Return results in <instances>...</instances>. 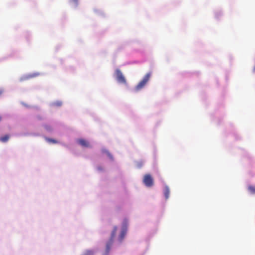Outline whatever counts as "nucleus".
Returning <instances> with one entry per match:
<instances>
[{"label": "nucleus", "instance_id": "nucleus-1", "mask_svg": "<svg viewBox=\"0 0 255 255\" xmlns=\"http://www.w3.org/2000/svg\"><path fill=\"white\" fill-rule=\"evenodd\" d=\"M150 77V74L147 73L143 78V79L138 83V84L135 87L134 90L136 92L141 90L144 87L146 83L149 81Z\"/></svg>", "mask_w": 255, "mask_h": 255}, {"label": "nucleus", "instance_id": "nucleus-15", "mask_svg": "<svg viewBox=\"0 0 255 255\" xmlns=\"http://www.w3.org/2000/svg\"><path fill=\"white\" fill-rule=\"evenodd\" d=\"M98 170H102V168L101 167H98Z\"/></svg>", "mask_w": 255, "mask_h": 255}, {"label": "nucleus", "instance_id": "nucleus-12", "mask_svg": "<svg viewBox=\"0 0 255 255\" xmlns=\"http://www.w3.org/2000/svg\"><path fill=\"white\" fill-rule=\"evenodd\" d=\"M70 2L72 3L75 4V5H76L78 4V0H70Z\"/></svg>", "mask_w": 255, "mask_h": 255}, {"label": "nucleus", "instance_id": "nucleus-16", "mask_svg": "<svg viewBox=\"0 0 255 255\" xmlns=\"http://www.w3.org/2000/svg\"><path fill=\"white\" fill-rule=\"evenodd\" d=\"M253 71H254V72H255V67H254Z\"/></svg>", "mask_w": 255, "mask_h": 255}, {"label": "nucleus", "instance_id": "nucleus-5", "mask_svg": "<svg viewBox=\"0 0 255 255\" xmlns=\"http://www.w3.org/2000/svg\"><path fill=\"white\" fill-rule=\"evenodd\" d=\"M78 142L83 147H90L89 143L87 140H86L84 139H78Z\"/></svg>", "mask_w": 255, "mask_h": 255}, {"label": "nucleus", "instance_id": "nucleus-13", "mask_svg": "<svg viewBox=\"0 0 255 255\" xmlns=\"http://www.w3.org/2000/svg\"><path fill=\"white\" fill-rule=\"evenodd\" d=\"M56 105L58 106H60L62 105V103L61 102H57L56 103Z\"/></svg>", "mask_w": 255, "mask_h": 255}, {"label": "nucleus", "instance_id": "nucleus-17", "mask_svg": "<svg viewBox=\"0 0 255 255\" xmlns=\"http://www.w3.org/2000/svg\"><path fill=\"white\" fill-rule=\"evenodd\" d=\"M1 92L0 91V95H1Z\"/></svg>", "mask_w": 255, "mask_h": 255}, {"label": "nucleus", "instance_id": "nucleus-11", "mask_svg": "<svg viewBox=\"0 0 255 255\" xmlns=\"http://www.w3.org/2000/svg\"><path fill=\"white\" fill-rule=\"evenodd\" d=\"M83 255H93V252L91 251H87Z\"/></svg>", "mask_w": 255, "mask_h": 255}, {"label": "nucleus", "instance_id": "nucleus-3", "mask_svg": "<svg viewBox=\"0 0 255 255\" xmlns=\"http://www.w3.org/2000/svg\"><path fill=\"white\" fill-rule=\"evenodd\" d=\"M143 182L146 186L150 187L153 185V179L149 174H145L144 176Z\"/></svg>", "mask_w": 255, "mask_h": 255}, {"label": "nucleus", "instance_id": "nucleus-7", "mask_svg": "<svg viewBox=\"0 0 255 255\" xmlns=\"http://www.w3.org/2000/svg\"><path fill=\"white\" fill-rule=\"evenodd\" d=\"M9 138V135L8 134H6L0 138V141H1L2 142H6L8 140Z\"/></svg>", "mask_w": 255, "mask_h": 255}, {"label": "nucleus", "instance_id": "nucleus-14", "mask_svg": "<svg viewBox=\"0 0 255 255\" xmlns=\"http://www.w3.org/2000/svg\"><path fill=\"white\" fill-rule=\"evenodd\" d=\"M106 152L107 153V154L108 155V156L110 157V158H112L111 155L110 154V153L108 152V151H106Z\"/></svg>", "mask_w": 255, "mask_h": 255}, {"label": "nucleus", "instance_id": "nucleus-10", "mask_svg": "<svg viewBox=\"0 0 255 255\" xmlns=\"http://www.w3.org/2000/svg\"><path fill=\"white\" fill-rule=\"evenodd\" d=\"M47 140L49 142H52L53 143H57L58 142L57 140L51 138H47Z\"/></svg>", "mask_w": 255, "mask_h": 255}, {"label": "nucleus", "instance_id": "nucleus-6", "mask_svg": "<svg viewBox=\"0 0 255 255\" xmlns=\"http://www.w3.org/2000/svg\"><path fill=\"white\" fill-rule=\"evenodd\" d=\"M169 193H170V191H169V188L167 186H165V187L164 188V194L166 199H167L169 198Z\"/></svg>", "mask_w": 255, "mask_h": 255}, {"label": "nucleus", "instance_id": "nucleus-9", "mask_svg": "<svg viewBox=\"0 0 255 255\" xmlns=\"http://www.w3.org/2000/svg\"><path fill=\"white\" fill-rule=\"evenodd\" d=\"M125 235H126V231H122V232L121 233V235H120V238H119V240L120 242H121L123 240Z\"/></svg>", "mask_w": 255, "mask_h": 255}, {"label": "nucleus", "instance_id": "nucleus-4", "mask_svg": "<svg viewBox=\"0 0 255 255\" xmlns=\"http://www.w3.org/2000/svg\"><path fill=\"white\" fill-rule=\"evenodd\" d=\"M116 74L118 82L126 84V79L120 69H117L116 70Z\"/></svg>", "mask_w": 255, "mask_h": 255}, {"label": "nucleus", "instance_id": "nucleus-8", "mask_svg": "<svg viewBox=\"0 0 255 255\" xmlns=\"http://www.w3.org/2000/svg\"><path fill=\"white\" fill-rule=\"evenodd\" d=\"M248 190L251 193L255 194V186L250 185L248 187Z\"/></svg>", "mask_w": 255, "mask_h": 255}, {"label": "nucleus", "instance_id": "nucleus-2", "mask_svg": "<svg viewBox=\"0 0 255 255\" xmlns=\"http://www.w3.org/2000/svg\"><path fill=\"white\" fill-rule=\"evenodd\" d=\"M117 231V227H115L114 228V229H113L112 232L111 238H110L109 241L107 243V245H106V252L107 254H108L110 252L111 247L113 243L114 238H115V237L116 236Z\"/></svg>", "mask_w": 255, "mask_h": 255}]
</instances>
